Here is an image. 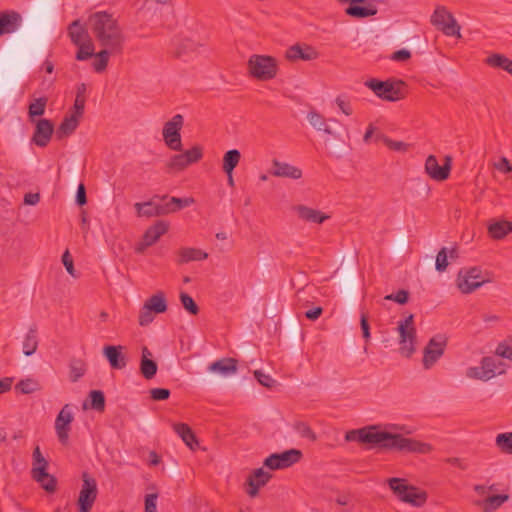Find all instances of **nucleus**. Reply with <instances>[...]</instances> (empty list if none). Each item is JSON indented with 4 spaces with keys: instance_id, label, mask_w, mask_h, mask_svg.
Here are the masks:
<instances>
[{
    "instance_id": "1",
    "label": "nucleus",
    "mask_w": 512,
    "mask_h": 512,
    "mask_svg": "<svg viewBox=\"0 0 512 512\" xmlns=\"http://www.w3.org/2000/svg\"><path fill=\"white\" fill-rule=\"evenodd\" d=\"M345 439L349 442L368 443L380 448L401 452L427 454L432 451V446L428 443L406 438L398 433L383 431L377 426L350 430L346 433Z\"/></svg>"
},
{
    "instance_id": "2",
    "label": "nucleus",
    "mask_w": 512,
    "mask_h": 512,
    "mask_svg": "<svg viewBox=\"0 0 512 512\" xmlns=\"http://www.w3.org/2000/svg\"><path fill=\"white\" fill-rule=\"evenodd\" d=\"M87 24L102 47L115 53L122 52L125 36L112 14L105 11L95 12L89 16Z\"/></svg>"
},
{
    "instance_id": "3",
    "label": "nucleus",
    "mask_w": 512,
    "mask_h": 512,
    "mask_svg": "<svg viewBox=\"0 0 512 512\" xmlns=\"http://www.w3.org/2000/svg\"><path fill=\"white\" fill-rule=\"evenodd\" d=\"M387 483L393 494L400 501L408 503L414 507H421L426 503V492L415 486L409 485L405 479L393 477L388 479Z\"/></svg>"
},
{
    "instance_id": "4",
    "label": "nucleus",
    "mask_w": 512,
    "mask_h": 512,
    "mask_svg": "<svg viewBox=\"0 0 512 512\" xmlns=\"http://www.w3.org/2000/svg\"><path fill=\"white\" fill-rule=\"evenodd\" d=\"M364 85L372 90L378 98L385 101L395 102L403 99L405 96L404 83L402 81H381L371 78L365 81Z\"/></svg>"
},
{
    "instance_id": "5",
    "label": "nucleus",
    "mask_w": 512,
    "mask_h": 512,
    "mask_svg": "<svg viewBox=\"0 0 512 512\" xmlns=\"http://www.w3.org/2000/svg\"><path fill=\"white\" fill-rule=\"evenodd\" d=\"M32 458V478L47 492H54L56 490V479L47 473L48 461L42 455L39 446H36L33 450Z\"/></svg>"
},
{
    "instance_id": "6",
    "label": "nucleus",
    "mask_w": 512,
    "mask_h": 512,
    "mask_svg": "<svg viewBox=\"0 0 512 512\" xmlns=\"http://www.w3.org/2000/svg\"><path fill=\"white\" fill-rule=\"evenodd\" d=\"M248 68L254 78L263 81L273 79L278 71L275 58L266 55H252L248 61Z\"/></svg>"
},
{
    "instance_id": "7",
    "label": "nucleus",
    "mask_w": 512,
    "mask_h": 512,
    "mask_svg": "<svg viewBox=\"0 0 512 512\" xmlns=\"http://www.w3.org/2000/svg\"><path fill=\"white\" fill-rule=\"evenodd\" d=\"M397 331L399 333L400 352L406 357H410L415 351L416 329L414 327V316L412 314L398 322Z\"/></svg>"
},
{
    "instance_id": "8",
    "label": "nucleus",
    "mask_w": 512,
    "mask_h": 512,
    "mask_svg": "<svg viewBox=\"0 0 512 512\" xmlns=\"http://www.w3.org/2000/svg\"><path fill=\"white\" fill-rule=\"evenodd\" d=\"M431 23L440 29L446 36L461 37L460 26L454 16L444 6L436 7L431 16Z\"/></svg>"
},
{
    "instance_id": "9",
    "label": "nucleus",
    "mask_w": 512,
    "mask_h": 512,
    "mask_svg": "<svg viewBox=\"0 0 512 512\" xmlns=\"http://www.w3.org/2000/svg\"><path fill=\"white\" fill-rule=\"evenodd\" d=\"M98 495L96 480L87 472L82 474V486L78 497L79 512H89Z\"/></svg>"
},
{
    "instance_id": "10",
    "label": "nucleus",
    "mask_w": 512,
    "mask_h": 512,
    "mask_svg": "<svg viewBox=\"0 0 512 512\" xmlns=\"http://www.w3.org/2000/svg\"><path fill=\"white\" fill-rule=\"evenodd\" d=\"M203 157V149L199 145L193 146L191 149L183 153L173 155L168 163L167 168L172 172H180L192 164L197 163Z\"/></svg>"
},
{
    "instance_id": "11",
    "label": "nucleus",
    "mask_w": 512,
    "mask_h": 512,
    "mask_svg": "<svg viewBox=\"0 0 512 512\" xmlns=\"http://www.w3.org/2000/svg\"><path fill=\"white\" fill-rule=\"evenodd\" d=\"M183 116L176 114L171 120L166 122L163 127V139L165 144L174 151L182 150L180 130L183 126Z\"/></svg>"
},
{
    "instance_id": "12",
    "label": "nucleus",
    "mask_w": 512,
    "mask_h": 512,
    "mask_svg": "<svg viewBox=\"0 0 512 512\" xmlns=\"http://www.w3.org/2000/svg\"><path fill=\"white\" fill-rule=\"evenodd\" d=\"M447 346V338L444 335L437 334L433 336L424 349L423 367L432 368L435 363L443 356Z\"/></svg>"
},
{
    "instance_id": "13",
    "label": "nucleus",
    "mask_w": 512,
    "mask_h": 512,
    "mask_svg": "<svg viewBox=\"0 0 512 512\" xmlns=\"http://www.w3.org/2000/svg\"><path fill=\"white\" fill-rule=\"evenodd\" d=\"M302 458V452L292 448L281 453H273L264 460V466L271 470L288 468L298 463Z\"/></svg>"
},
{
    "instance_id": "14",
    "label": "nucleus",
    "mask_w": 512,
    "mask_h": 512,
    "mask_svg": "<svg viewBox=\"0 0 512 512\" xmlns=\"http://www.w3.org/2000/svg\"><path fill=\"white\" fill-rule=\"evenodd\" d=\"M487 282L479 268L460 270L457 276V287L464 294H469Z\"/></svg>"
},
{
    "instance_id": "15",
    "label": "nucleus",
    "mask_w": 512,
    "mask_h": 512,
    "mask_svg": "<svg viewBox=\"0 0 512 512\" xmlns=\"http://www.w3.org/2000/svg\"><path fill=\"white\" fill-rule=\"evenodd\" d=\"M73 420L74 416L71 406L69 404H65L55 419V432L62 445H67L69 442V433Z\"/></svg>"
},
{
    "instance_id": "16",
    "label": "nucleus",
    "mask_w": 512,
    "mask_h": 512,
    "mask_svg": "<svg viewBox=\"0 0 512 512\" xmlns=\"http://www.w3.org/2000/svg\"><path fill=\"white\" fill-rule=\"evenodd\" d=\"M340 3H348L345 13L351 17L362 19L377 13V7L372 0H339Z\"/></svg>"
},
{
    "instance_id": "17",
    "label": "nucleus",
    "mask_w": 512,
    "mask_h": 512,
    "mask_svg": "<svg viewBox=\"0 0 512 512\" xmlns=\"http://www.w3.org/2000/svg\"><path fill=\"white\" fill-rule=\"evenodd\" d=\"M31 123L35 125L31 138L32 143L41 148L46 147L54 133L53 122L46 118H39L37 121Z\"/></svg>"
},
{
    "instance_id": "18",
    "label": "nucleus",
    "mask_w": 512,
    "mask_h": 512,
    "mask_svg": "<svg viewBox=\"0 0 512 512\" xmlns=\"http://www.w3.org/2000/svg\"><path fill=\"white\" fill-rule=\"evenodd\" d=\"M451 170V158L446 157V163L442 166L439 165L434 155H429L425 161L426 173L436 181H444L450 175Z\"/></svg>"
},
{
    "instance_id": "19",
    "label": "nucleus",
    "mask_w": 512,
    "mask_h": 512,
    "mask_svg": "<svg viewBox=\"0 0 512 512\" xmlns=\"http://www.w3.org/2000/svg\"><path fill=\"white\" fill-rule=\"evenodd\" d=\"M137 217L151 218L171 213L174 208L165 204H157L153 200L147 202H137L134 204Z\"/></svg>"
},
{
    "instance_id": "20",
    "label": "nucleus",
    "mask_w": 512,
    "mask_h": 512,
    "mask_svg": "<svg viewBox=\"0 0 512 512\" xmlns=\"http://www.w3.org/2000/svg\"><path fill=\"white\" fill-rule=\"evenodd\" d=\"M293 211L301 221L306 223L322 224L330 219V215L303 204L293 206Z\"/></svg>"
},
{
    "instance_id": "21",
    "label": "nucleus",
    "mask_w": 512,
    "mask_h": 512,
    "mask_svg": "<svg viewBox=\"0 0 512 512\" xmlns=\"http://www.w3.org/2000/svg\"><path fill=\"white\" fill-rule=\"evenodd\" d=\"M271 478V474L266 472L263 468H258L253 471L252 474L249 475L246 483L248 488L246 489V493L254 498L258 495L259 489L265 486Z\"/></svg>"
},
{
    "instance_id": "22",
    "label": "nucleus",
    "mask_w": 512,
    "mask_h": 512,
    "mask_svg": "<svg viewBox=\"0 0 512 512\" xmlns=\"http://www.w3.org/2000/svg\"><path fill=\"white\" fill-rule=\"evenodd\" d=\"M207 370L222 377H229L237 373L238 361L235 358L224 357L211 363Z\"/></svg>"
},
{
    "instance_id": "23",
    "label": "nucleus",
    "mask_w": 512,
    "mask_h": 512,
    "mask_svg": "<svg viewBox=\"0 0 512 512\" xmlns=\"http://www.w3.org/2000/svg\"><path fill=\"white\" fill-rule=\"evenodd\" d=\"M167 230L168 225L163 221H158L156 224L149 227L143 235L142 243L136 249L137 252H143L146 247L155 244L160 239V237L167 232Z\"/></svg>"
},
{
    "instance_id": "24",
    "label": "nucleus",
    "mask_w": 512,
    "mask_h": 512,
    "mask_svg": "<svg viewBox=\"0 0 512 512\" xmlns=\"http://www.w3.org/2000/svg\"><path fill=\"white\" fill-rule=\"evenodd\" d=\"M285 57L290 61H310L318 58V52L311 46L295 44L286 50Z\"/></svg>"
},
{
    "instance_id": "25",
    "label": "nucleus",
    "mask_w": 512,
    "mask_h": 512,
    "mask_svg": "<svg viewBox=\"0 0 512 512\" xmlns=\"http://www.w3.org/2000/svg\"><path fill=\"white\" fill-rule=\"evenodd\" d=\"M198 45L191 39H178L174 42V56L187 62L197 54Z\"/></svg>"
},
{
    "instance_id": "26",
    "label": "nucleus",
    "mask_w": 512,
    "mask_h": 512,
    "mask_svg": "<svg viewBox=\"0 0 512 512\" xmlns=\"http://www.w3.org/2000/svg\"><path fill=\"white\" fill-rule=\"evenodd\" d=\"M273 169L271 174L275 177H283L298 180L302 177V170L292 164L281 162L277 159L272 161Z\"/></svg>"
},
{
    "instance_id": "27",
    "label": "nucleus",
    "mask_w": 512,
    "mask_h": 512,
    "mask_svg": "<svg viewBox=\"0 0 512 512\" xmlns=\"http://www.w3.org/2000/svg\"><path fill=\"white\" fill-rule=\"evenodd\" d=\"M21 15L15 11L0 12V36L15 32L21 25Z\"/></svg>"
},
{
    "instance_id": "28",
    "label": "nucleus",
    "mask_w": 512,
    "mask_h": 512,
    "mask_svg": "<svg viewBox=\"0 0 512 512\" xmlns=\"http://www.w3.org/2000/svg\"><path fill=\"white\" fill-rule=\"evenodd\" d=\"M80 123V118L68 113L63 118L62 122L58 126L56 130V138L58 140H63L69 136H71L76 129L78 128Z\"/></svg>"
},
{
    "instance_id": "29",
    "label": "nucleus",
    "mask_w": 512,
    "mask_h": 512,
    "mask_svg": "<svg viewBox=\"0 0 512 512\" xmlns=\"http://www.w3.org/2000/svg\"><path fill=\"white\" fill-rule=\"evenodd\" d=\"M173 430L190 450L195 451L199 448V441L187 424L176 423L173 425Z\"/></svg>"
},
{
    "instance_id": "30",
    "label": "nucleus",
    "mask_w": 512,
    "mask_h": 512,
    "mask_svg": "<svg viewBox=\"0 0 512 512\" xmlns=\"http://www.w3.org/2000/svg\"><path fill=\"white\" fill-rule=\"evenodd\" d=\"M153 11L154 14H158L160 18L172 13V5L170 0H146L143 12L146 14Z\"/></svg>"
},
{
    "instance_id": "31",
    "label": "nucleus",
    "mask_w": 512,
    "mask_h": 512,
    "mask_svg": "<svg viewBox=\"0 0 512 512\" xmlns=\"http://www.w3.org/2000/svg\"><path fill=\"white\" fill-rule=\"evenodd\" d=\"M122 346H105L103 353L109 364L114 369H122L126 366L124 355L121 353Z\"/></svg>"
},
{
    "instance_id": "32",
    "label": "nucleus",
    "mask_w": 512,
    "mask_h": 512,
    "mask_svg": "<svg viewBox=\"0 0 512 512\" xmlns=\"http://www.w3.org/2000/svg\"><path fill=\"white\" fill-rule=\"evenodd\" d=\"M150 357H152L151 351L147 347H143L140 371L145 379H152L157 373V363Z\"/></svg>"
},
{
    "instance_id": "33",
    "label": "nucleus",
    "mask_w": 512,
    "mask_h": 512,
    "mask_svg": "<svg viewBox=\"0 0 512 512\" xmlns=\"http://www.w3.org/2000/svg\"><path fill=\"white\" fill-rule=\"evenodd\" d=\"M68 34L73 44H82V42L91 40L87 29L79 20H75L69 25Z\"/></svg>"
},
{
    "instance_id": "34",
    "label": "nucleus",
    "mask_w": 512,
    "mask_h": 512,
    "mask_svg": "<svg viewBox=\"0 0 512 512\" xmlns=\"http://www.w3.org/2000/svg\"><path fill=\"white\" fill-rule=\"evenodd\" d=\"M208 254L198 248L192 247H184L179 250V260L180 264L188 263L191 261H201L207 259Z\"/></svg>"
},
{
    "instance_id": "35",
    "label": "nucleus",
    "mask_w": 512,
    "mask_h": 512,
    "mask_svg": "<svg viewBox=\"0 0 512 512\" xmlns=\"http://www.w3.org/2000/svg\"><path fill=\"white\" fill-rule=\"evenodd\" d=\"M144 306H146L147 309H150L155 314H161L166 312L167 301L165 294L161 291L153 294L145 301Z\"/></svg>"
},
{
    "instance_id": "36",
    "label": "nucleus",
    "mask_w": 512,
    "mask_h": 512,
    "mask_svg": "<svg viewBox=\"0 0 512 512\" xmlns=\"http://www.w3.org/2000/svg\"><path fill=\"white\" fill-rule=\"evenodd\" d=\"M48 99L47 97H39L33 99L28 106V119L29 122L37 121V117L44 115Z\"/></svg>"
},
{
    "instance_id": "37",
    "label": "nucleus",
    "mask_w": 512,
    "mask_h": 512,
    "mask_svg": "<svg viewBox=\"0 0 512 512\" xmlns=\"http://www.w3.org/2000/svg\"><path fill=\"white\" fill-rule=\"evenodd\" d=\"M38 348V336H37V328L35 326H32L29 328L28 332L26 333L23 343H22V349L23 353L26 356L33 355Z\"/></svg>"
},
{
    "instance_id": "38",
    "label": "nucleus",
    "mask_w": 512,
    "mask_h": 512,
    "mask_svg": "<svg viewBox=\"0 0 512 512\" xmlns=\"http://www.w3.org/2000/svg\"><path fill=\"white\" fill-rule=\"evenodd\" d=\"M489 235L494 239H502L512 232V222L502 220L491 223L488 226Z\"/></svg>"
},
{
    "instance_id": "39",
    "label": "nucleus",
    "mask_w": 512,
    "mask_h": 512,
    "mask_svg": "<svg viewBox=\"0 0 512 512\" xmlns=\"http://www.w3.org/2000/svg\"><path fill=\"white\" fill-rule=\"evenodd\" d=\"M307 120L315 130L333 135V131L327 124L326 119L319 112L315 110L310 111L307 114Z\"/></svg>"
},
{
    "instance_id": "40",
    "label": "nucleus",
    "mask_w": 512,
    "mask_h": 512,
    "mask_svg": "<svg viewBox=\"0 0 512 512\" xmlns=\"http://www.w3.org/2000/svg\"><path fill=\"white\" fill-rule=\"evenodd\" d=\"M508 500V494L492 495L488 496L482 502H478V505H481L484 512H493Z\"/></svg>"
},
{
    "instance_id": "41",
    "label": "nucleus",
    "mask_w": 512,
    "mask_h": 512,
    "mask_svg": "<svg viewBox=\"0 0 512 512\" xmlns=\"http://www.w3.org/2000/svg\"><path fill=\"white\" fill-rule=\"evenodd\" d=\"M486 63L494 68H501L512 76V60L503 54H492L486 59Z\"/></svg>"
},
{
    "instance_id": "42",
    "label": "nucleus",
    "mask_w": 512,
    "mask_h": 512,
    "mask_svg": "<svg viewBox=\"0 0 512 512\" xmlns=\"http://www.w3.org/2000/svg\"><path fill=\"white\" fill-rule=\"evenodd\" d=\"M481 365L488 372L491 378H494L497 374H502L505 372L503 367V363L498 361L496 358L487 356L483 357L480 361Z\"/></svg>"
},
{
    "instance_id": "43",
    "label": "nucleus",
    "mask_w": 512,
    "mask_h": 512,
    "mask_svg": "<svg viewBox=\"0 0 512 512\" xmlns=\"http://www.w3.org/2000/svg\"><path fill=\"white\" fill-rule=\"evenodd\" d=\"M241 159V153L237 149L227 151L223 156L222 169L224 172H233Z\"/></svg>"
},
{
    "instance_id": "44",
    "label": "nucleus",
    "mask_w": 512,
    "mask_h": 512,
    "mask_svg": "<svg viewBox=\"0 0 512 512\" xmlns=\"http://www.w3.org/2000/svg\"><path fill=\"white\" fill-rule=\"evenodd\" d=\"M111 54H116V53L112 52L111 49L105 48V47L97 54H94L96 59L93 62V68L96 72L100 73L106 69V67L108 65V61H109V56Z\"/></svg>"
},
{
    "instance_id": "45",
    "label": "nucleus",
    "mask_w": 512,
    "mask_h": 512,
    "mask_svg": "<svg viewBox=\"0 0 512 512\" xmlns=\"http://www.w3.org/2000/svg\"><path fill=\"white\" fill-rule=\"evenodd\" d=\"M495 443L503 453L512 454V432L498 434Z\"/></svg>"
},
{
    "instance_id": "46",
    "label": "nucleus",
    "mask_w": 512,
    "mask_h": 512,
    "mask_svg": "<svg viewBox=\"0 0 512 512\" xmlns=\"http://www.w3.org/2000/svg\"><path fill=\"white\" fill-rule=\"evenodd\" d=\"M78 46L76 53V59L79 61H85L94 56V44L91 40L82 42V44H75Z\"/></svg>"
},
{
    "instance_id": "47",
    "label": "nucleus",
    "mask_w": 512,
    "mask_h": 512,
    "mask_svg": "<svg viewBox=\"0 0 512 512\" xmlns=\"http://www.w3.org/2000/svg\"><path fill=\"white\" fill-rule=\"evenodd\" d=\"M293 428L302 438L312 442L316 440V434L306 422L297 421L294 423Z\"/></svg>"
},
{
    "instance_id": "48",
    "label": "nucleus",
    "mask_w": 512,
    "mask_h": 512,
    "mask_svg": "<svg viewBox=\"0 0 512 512\" xmlns=\"http://www.w3.org/2000/svg\"><path fill=\"white\" fill-rule=\"evenodd\" d=\"M466 377L475 380L488 381L491 376L484 369V367L480 364L479 366H473L466 369Z\"/></svg>"
},
{
    "instance_id": "49",
    "label": "nucleus",
    "mask_w": 512,
    "mask_h": 512,
    "mask_svg": "<svg viewBox=\"0 0 512 512\" xmlns=\"http://www.w3.org/2000/svg\"><path fill=\"white\" fill-rule=\"evenodd\" d=\"M466 377L475 380L488 381L491 376L484 369V367L480 364L479 366H473L466 369Z\"/></svg>"
},
{
    "instance_id": "50",
    "label": "nucleus",
    "mask_w": 512,
    "mask_h": 512,
    "mask_svg": "<svg viewBox=\"0 0 512 512\" xmlns=\"http://www.w3.org/2000/svg\"><path fill=\"white\" fill-rule=\"evenodd\" d=\"M38 388V382L31 378L20 380L15 386V389L22 394H31L38 390Z\"/></svg>"
},
{
    "instance_id": "51",
    "label": "nucleus",
    "mask_w": 512,
    "mask_h": 512,
    "mask_svg": "<svg viewBox=\"0 0 512 512\" xmlns=\"http://www.w3.org/2000/svg\"><path fill=\"white\" fill-rule=\"evenodd\" d=\"M91 408L96 411H103L105 408V396L100 390H92L89 393Z\"/></svg>"
},
{
    "instance_id": "52",
    "label": "nucleus",
    "mask_w": 512,
    "mask_h": 512,
    "mask_svg": "<svg viewBox=\"0 0 512 512\" xmlns=\"http://www.w3.org/2000/svg\"><path fill=\"white\" fill-rule=\"evenodd\" d=\"M180 301L185 310H187L190 314L196 315L199 312V307L195 303L194 299L187 293H180Z\"/></svg>"
},
{
    "instance_id": "53",
    "label": "nucleus",
    "mask_w": 512,
    "mask_h": 512,
    "mask_svg": "<svg viewBox=\"0 0 512 512\" xmlns=\"http://www.w3.org/2000/svg\"><path fill=\"white\" fill-rule=\"evenodd\" d=\"M382 140L384 144L393 151L404 152L408 148V144L402 141L392 140L384 135H378L376 140Z\"/></svg>"
},
{
    "instance_id": "54",
    "label": "nucleus",
    "mask_w": 512,
    "mask_h": 512,
    "mask_svg": "<svg viewBox=\"0 0 512 512\" xmlns=\"http://www.w3.org/2000/svg\"><path fill=\"white\" fill-rule=\"evenodd\" d=\"M194 203V199L189 198H178V197H171L168 202L165 203V205H169L170 207H173L174 210L172 212H175L177 210H180L182 208L188 207Z\"/></svg>"
},
{
    "instance_id": "55",
    "label": "nucleus",
    "mask_w": 512,
    "mask_h": 512,
    "mask_svg": "<svg viewBox=\"0 0 512 512\" xmlns=\"http://www.w3.org/2000/svg\"><path fill=\"white\" fill-rule=\"evenodd\" d=\"M85 374V366L81 361L70 363V380L77 382Z\"/></svg>"
},
{
    "instance_id": "56",
    "label": "nucleus",
    "mask_w": 512,
    "mask_h": 512,
    "mask_svg": "<svg viewBox=\"0 0 512 512\" xmlns=\"http://www.w3.org/2000/svg\"><path fill=\"white\" fill-rule=\"evenodd\" d=\"M335 103L339 110L346 116H350L353 114V108L351 106L350 100L346 95L337 96L335 99Z\"/></svg>"
},
{
    "instance_id": "57",
    "label": "nucleus",
    "mask_w": 512,
    "mask_h": 512,
    "mask_svg": "<svg viewBox=\"0 0 512 512\" xmlns=\"http://www.w3.org/2000/svg\"><path fill=\"white\" fill-rule=\"evenodd\" d=\"M154 314V312H152L150 309H147V307L143 305L138 316L139 325L145 327L151 324L155 318Z\"/></svg>"
},
{
    "instance_id": "58",
    "label": "nucleus",
    "mask_w": 512,
    "mask_h": 512,
    "mask_svg": "<svg viewBox=\"0 0 512 512\" xmlns=\"http://www.w3.org/2000/svg\"><path fill=\"white\" fill-rule=\"evenodd\" d=\"M448 266V259H447V252H446V248H442L437 256H436V263H435V267H436V270L439 271V272H443L446 270Z\"/></svg>"
},
{
    "instance_id": "59",
    "label": "nucleus",
    "mask_w": 512,
    "mask_h": 512,
    "mask_svg": "<svg viewBox=\"0 0 512 512\" xmlns=\"http://www.w3.org/2000/svg\"><path fill=\"white\" fill-rule=\"evenodd\" d=\"M495 354L501 358L512 361V348L506 343L505 340L498 344L495 350Z\"/></svg>"
},
{
    "instance_id": "60",
    "label": "nucleus",
    "mask_w": 512,
    "mask_h": 512,
    "mask_svg": "<svg viewBox=\"0 0 512 512\" xmlns=\"http://www.w3.org/2000/svg\"><path fill=\"white\" fill-rule=\"evenodd\" d=\"M408 298H409L408 291L401 289V290L397 291L396 293L389 294V295L385 296L384 299L385 300H392V301H395L398 304L403 305V304L407 303Z\"/></svg>"
},
{
    "instance_id": "61",
    "label": "nucleus",
    "mask_w": 512,
    "mask_h": 512,
    "mask_svg": "<svg viewBox=\"0 0 512 512\" xmlns=\"http://www.w3.org/2000/svg\"><path fill=\"white\" fill-rule=\"evenodd\" d=\"M254 376L261 385L267 388H271L275 384V380L270 375L265 374L260 370H255Z\"/></svg>"
},
{
    "instance_id": "62",
    "label": "nucleus",
    "mask_w": 512,
    "mask_h": 512,
    "mask_svg": "<svg viewBox=\"0 0 512 512\" xmlns=\"http://www.w3.org/2000/svg\"><path fill=\"white\" fill-rule=\"evenodd\" d=\"M62 263L65 266L67 272L74 278L77 277L75 272L74 263L69 250H66L62 255Z\"/></svg>"
},
{
    "instance_id": "63",
    "label": "nucleus",
    "mask_w": 512,
    "mask_h": 512,
    "mask_svg": "<svg viewBox=\"0 0 512 512\" xmlns=\"http://www.w3.org/2000/svg\"><path fill=\"white\" fill-rule=\"evenodd\" d=\"M150 396L155 401H163L169 398L170 390L166 388H153L150 390Z\"/></svg>"
},
{
    "instance_id": "64",
    "label": "nucleus",
    "mask_w": 512,
    "mask_h": 512,
    "mask_svg": "<svg viewBox=\"0 0 512 512\" xmlns=\"http://www.w3.org/2000/svg\"><path fill=\"white\" fill-rule=\"evenodd\" d=\"M157 498L155 493L148 494L145 497V512H157Z\"/></svg>"
}]
</instances>
